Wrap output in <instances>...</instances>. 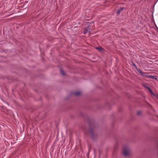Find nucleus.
Returning a JSON list of instances; mask_svg holds the SVG:
<instances>
[{"label": "nucleus", "instance_id": "f03ea898", "mask_svg": "<svg viewBox=\"0 0 158 158\" xmlns=\"http://www.w3.org/2000/svg\"><path fill=\"white\" fill-rule=\"evenodd\" d=\"M131 152L129 147L127 146H123V154L125 156H128Z\"/></svg>", "mask_w": 158, "mask_h": 158}, {"label": "nucleus", "instance_id": "f8f14e48", "mask_svg": "<svg viewBox=\"0 0 158 158\" xmlns=\"http://www.w3.org/2000/svg\"><path fill=\"white\" fill-rule=\"evenodd\" d=\"M143 86H144V87H145V88H146L147 89H148L147 87H149L147 85H145V84H143Z\"/></svg>", "mask_w": 158, "mask_h": 158}, {"label": "nucleus", "instance_id": "7ed1b4c3", "mask_svg": "<svg viewBox=\"0 0 158 158\" xmlns=\"http://www.w3.org/2000/svg\"><path fill=\"white\" fill-rule=\"evenodd\" d=\"M91 32V30L90 27H86L84 29V33L86 34V33H89Z\"/></svg>", "mask_w": 158, "mask_h": 158}, {"label": "nucleus", "instance_id": "4468645a", "mask_svg": "<svg viewBox=\"0 0 158 158\" xmlns=\"http://www.w3.org/2000/svg\"><path fill=\"white\" fill-rule=\"evenodd\" d=\"M141 113V112L140 111H138L137 112V114L138 115H139Z\"/></svg>", "mask_w": 158, "mask_h": 158}, {"label": "nucleus", "instance_id": "423d86ee", "mask_svg": "<svg viewBox=\"0 0 158 158\" xmlns=\"http://www.w3.org/2000/svg\"><path fill=\"white\" fill-rule=\"evenodd\" d=\"M96 49L98 50L101 52H103L104 51V49L101 47H96Z\"/></svg>", "mask_w": 158, "mask_h": 158}, {"label": "nucleus", "instance_id": "f257e3e1", "mask_svg": "<svg viewBox=\"0 0 158 158\" xmlns=\"http://www.w3.org/2000/svg\"><path fill=\"white\" fill-rule=\"evenodd\" d=\"M90 127L89 129V133L91 135V137L93 140H95L96 137L97 135L95 134L94 130V124L91 125L90 123H89Z\"/></svg>", "mask_w": 158, "mask_h": 158}, {"label": "nucleus", "instance_id": "39448f33", "mask_svg": "<svg viewBox=\"0 0 158 158\" xmlns=\"http://www.w3.org/2000/svg\"><path fill=\"white\" fill-rule=\"evenodd\" d=\"M138 72L140 73L142 76H146V73H145L143 72L142 71H141L139 69H137Z\"/></svg>", "mask_w": 158, "mask_h": 158}, {"label": "nucleus", "instance_id": "2eb2a0df", "mask_svg": "<svg viewBox=\"0 0 158 158\" xmlns=\"http://www.w3.org/2000/svg\"><path fill=\"white\" fill-rule=\"evenodd\" d=\"M157 145H157V148H158V143H157Z\"/></svg>", "mask_w": 158, "mask_h": 158}, {"label": "nucleus", "instance_id": "20e7f679", "mask_svg": "<svg viewBox=\"0 0 158 158\" xmlns=\"http://www.w3.org/2000/svg\"><path fill=\"white\" fill-rule=\"evenodd\" d=\"M72 94L75 95L77 96H79L81 95V93L80 92L77 91L76 92H74L72 93Z\"/></svg>", "mask_w": 158, "mask_h": 158}, {"label": "nucleus", "instance_id": "0eeeda50", "mask_svg": "<svg viewBox=\"0 0 158 158\" xmlns=\"http://www.w3.org/2000/svg\"><path fill=\"white\" fill-rule=\"evenodd\" d=\"M145 76L147 77L152 79H155L156 78L153 75H146V76Z\"/></svg>", "mask_w": 158, "mask_h": 158}, {"label": "nucleus", "instance_id": "1a4fd4ad", "mask_svg": "<svg viewBox=\"0 0 158 158\" xmlns=\"http://www.w3.org/2000/svg\"><path fill=\"white\" fill-rule=\"evenodd\" d=\"M60 73L63 76L65 75V73L64 71L62 69V68H60Z\"/></svg>", "mask_w": 158, "mask_h": 158}, {"label": "nucleus", "instance_id": "ddd939ff", "mask_svg": "<svg viewBox=\"0 0 158 158\" xmlns=\"http://www.w3.org/2000/svg\"><path fill=\"white\" fill-rule=\"evenodd\" d=\"M148 105L149 106V107H150V108H151L152 110L154 111V110L152 108V106L150 104L148 103Z\"/></svg>", "mask_w": 158, "mask_h": 158}, {"label": "nucleus", "instance_id": "9b49d317", "mask_svg": "<svg viewBox=\"0 0 158 158\" xmlns=\"http://www.w3.org/2000/svg\"><path fill=\"white\" fill-rule=\"evenodd\" d=\"M131 63L132 65L134 66V67L135 68L137 69V67L136 65L134 63L133 61H131Z\"/></svg>", "mask_w": 158, "mask_h": 158}, {"label": "nucleus", "instance_id": "9d476101", "mask_svg": "<svg viewBox=\"0 0 158 158\" xmlns=\"http://www.w3.org/2000/svg\"><path fill=\"white\" fill-rule=\"evenodd\" d=\"M148 89H147L149 91L150 93H151V94L153 95H155V94L153 93L152 92V90L149 87H147Z\"/></svg>", "mask_w": 158, "mask_h": 158}, {"label": "nucleus", "instance_id": "6e6552de", "mask_svg": "<svg viewBox=\"0 0 158 158\" xmlns=\"http://www.w3.org/2000/svg\"><path fill=\"white\" fill-rule=\"evenodd\" d=\"M124 7H121L117 11V14L118 15H119L121 11L123 10L124 9Z\"/></svg>", "mask_w": 158, "mask_h": 158}]
</instances>
